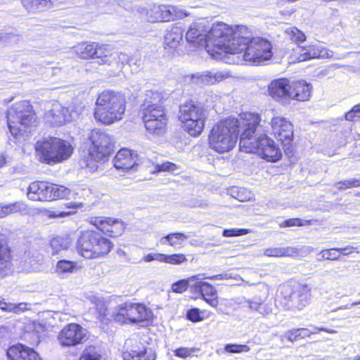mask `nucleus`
Segmentation results:
<instances>
[{"label":"nucleus","instance_id":"nucleus-42","mask_svg":"<svg viewBox=\"0 0 360 360\" xmlns=\"http://www.w3.org/2000/svg\"><path fill=\"white\" fill-rule=\"evenodd\" d=\"M335 187L337 188L339 191H343L350 188L360 187V178H353L337 182L335 184Z\"/></svg>","mask_w":360,"mask_h":360},{"label":"nucleus","instance_id":"nucleus-52","mask_svg":"<svg viewBox=\"0 0 360 360\" xmlns=\"http://www.w3.org/2000/svg\"><path fill=\"white\" fill-rule=\"evenodd\" d=\"M304 224H309V222L306 221V224L304 223V221L299 218H292L285 220L283 223L280 224L281 227H290V226H302Z\"/></svg>","mask_w":360,"mask_h":360},{"label":"nucleus","instance_id":"nucleus-63","mask_svg":"<svg viewBox=\"0 0 360 360\" xmlns=\"http://www.w3.org/2000/svg\"><path fill=\"white\" fill-rule=\"evenodd\" d=\"M14 306L16 307V308L15 309V310H13L12 311H13L15 313H18L19 311H22L23 309L25 308V304H24V303H20L18 304H14Z\"/></svg>","mask_w":360,"mask_h":360},{"label":"nucleus","instance_id":"nucleus-4","mask_svg":"<svg viewBox=\"0 0 360 360\" xmlns=\"http://www.w3.org/2000/svg\"><path fill=\"white\" fill-rule=\"evenodd\" d=\"M243 118L230 117L216 124L210 131L209 143L212 149L219 153L228 152L236 146L238 134L244 131Z\"/></svg>","mask_w":360,"mask_h":360},{"label":"nucleus","instance_id":"nucleus-37","mask_svg":"<svg viewBox=\"0 0 360 360\" xmlns=\"http://www.w3.org/2000/svg\"><path fill=\"white\" fill-rule=\"evenodd\" d=\"M25 205L20 202L11 203L8 205H0V218L5 217L11 214H14L24 210Z\"/></svg>","mask_w":360,"mask_h":360},{"label":"nucleus","instance_id":"nucleus-29","mask_svg":"<svg viewBox=\"0 0 360 360\" xmlns=\"http://www.w3.org/2000/svg\"><path fill=\"white\" fill-rule=\"evenodd\" d=\"M183 39V30L179 26H172L167 30L165 35L164 44L165 47L175 49Z\"/></svg>","mask_w":360,"mask_h":360},{"label":"nucleus","instance_id":"nucleus-55","mask_svg":"<svg viewBox=\"0 0 360 360\" xmlns=\"http://www.w3.org/2000/svg\"><path fill=\"white\" fill-rule=\"evenodd\" d=\"M139 360H155V354L151 349H143Z\"/></svg>","mask_w":360,"mask_h":360},{"label":"nucleus","instance_id":"nucleus-15","mask_svg":"<svg viewBox=\"0 0 360 360\" xmlns=\"http://www.w3.org/2000/svg\"><path fill=\"white\" fill-rule=\"evenodd\" d=\"M139 12H146L148 20L152 22L174 20L176 18H182L188 16L190 13L185 9L177 8L172 6L153 5L150 10L142 8Z\"/></svg>","mask_w":360,"mask_h":360},{"label":"nucleus","instance_id":"nucleus-13","mask_svg":"<svg viewBox=\"0 0 360 360\" xmlns=\"http://www.w3.org/2000/svg\"><path fill=\"white\" fill-rule=\"evenodd\" d=\"M281 293L289 308L301 310L309 303L311 288L307 284L286 285L281 288Z\"/></svg>","mask_w":360,"mask_h":360},{"label":"nucleus","instance_id":"nucleus-25","mask_svg":"<svg viewBox=\"0 0 360 360\" xmlns=\"http://www.w3.org/2000/svg\"><path fill=\"white\" fill-rule=\"evenodd\" d=\"M300 49V55L298 57L300 61L317 58H330L333 57V51L323 47L319 44L303 46Z\"/></svg>","mask_w":360,"mask_h":360},{"label":"nucleus","instance_id":"nucleus-38","mask_svg":"<svg viewBox=\"0 0 360 360\" xmlns=\"http://www.w3.org/2000/svg\"><path fill=\"white\" fill-rule=\"evenodd\" d=\"M71 242L68 237L57 236L51 240V246L54 253H58L60 250H67Z\"/></svg>","mask_w":360,"mask_h":360},{"label":"nucleus","instance_id":"nucleus-8","mask_svg":"<svg viewBox=\"0 0 360 360\" xmlns=\"http://www.w3.org/2000/svg\"><path fill=\"white\" fill-rule=\"evenodd\" d=\"M112 246V243L101 233L89 230L82 232L77 243L79 254L86 259L103 257L110 251Z\"/></svg>","mask_w":360,"mask_h":360},{"label":"nucleus","instance_id":"nucleus-48","mask_svg":"<svg viewBox=\"0 0 360 360\" xmlns=\"http://www.w3.org/2000/svg\"><path fill=\"white\" fill-rule=\"evenodd\" d=\"M250 349V347L246 345L226 344L224 347L225 352L228 353L248 352Z\"/></svg>","mask_w":360,"mask_h":360},{"label":"nucleus","instance_id":"nucleus-56","mask_svg":"<svg viewBox=\"0 0 360 360\" xmlns=\"http://www.w3.org/2000/svg\"><path fill=\"white\" fill-rule=\"evenodd\" d=\"M297 333L296 328L288 330L282 335V338H285L288 341L294 342L299 340L298 334Z\"/></svg>","mask_w":360,"mask_h":360},{"label":"nucleus","instance_id":"nucleus-21","mask_svg":"<svg viewBox=\"0 0 360 360\" xmlns=\"http://www.w3.org/2000/svg\"><path fill=\"white\" fill-rule=\"evenodd\" d=\"M290 81L285 78L274 79L269 84V94L277 101L288 103L290 99Z\"/></svg>","mask_w":360,"mask_h":360},{"label":"nucleus","instance_id":"nucleus-41","mask_svg":"<svg viewBox=\"0 0 360 360\" xmlns=\"http://www.w3.org/2000/svg\"><path fill=\"white\" fill-rule=\"evenodd\" d=\"M286 36L295 43L303 42L306 40L305 34L295 27H288L285 30Z\"/></svg>","mask_w":360,"mask_h":360},{"label":"nucleus","instance_id":"nucleus-28","mask_svg":"<svg viewBox=\"0 0 360 360\" xmlns=\"http://www.w3.org/2000/svg\"><path fill=\"white\" fill-rule=\"evenodd\" d=\"M312 86L304 81L292 82L290 84V99L304 101L309 99Z\"/></svg>","mask_w":360,"mask_h":360},{"label":"nucleus","instance_id":"nucleus-9","mask_svg":"<svg viewBox=\"0 0 360 360\" xmlns=\"http://www.w3.org/2000/svg\"><path fill=\"white\" fill-rule=\"evenodd\" d=\"M103 47H98L95 42L90 44L82 43L75 47L76 54L81 58L87 59L89 58H97L96 63L99 65H108L112 66L113 69H121L124 60L131 65L133 59H128L127 56L122 53H114L110 55L105 54L102 56L101 51Z\"/></svg>","mask_w":360,"mask_h":360},{"label":"nucleus","instance_id":"nucleus-3","mask_svg":"<svg viewBox=\"0 0 360 360\" xmlns=\"http://www.w3.org/2000/svg\"><path fill=\"white\" fill-rule=\"evenodd\" d=\"M231 32V27L226 23L217 22L210 27L208 22L202 19L191 24L186 38L190 43L204 46L213 58L222 59L227 37Z\"/></svg>","mask_w":360,"mask_h":360},{"label":"nucleus","instance_id":"nucleus-33","mask_svg":"<svg viewBox=\"0 0 360 360\" xmlns=\"http://www.w3.org/2000/svg\"><path fill=\"white\" fill-rule=\"evenodd\" d=\"M101 160L96 158V153H94V155L91 154V149H89L88 155L82 158L79 164L81 168L86 169L89 172H94L97 170L98 167V162Z\"/></svg>","mask_w":360,"mask_h":360},{"label":"nucleus","instance_id":"nucleus-64","mask_svg":"<svg viewBox=\"0 0 360 360\" xmlns=\"http://www.w3.org/2000/svg\"><path fill=\"white\" fill-rule=\"evenodd\" d=\"M143 261L146 262H150L155 260V253L148 254L143 257Z\"/></svg>","mask_w":360,"mask_h":360},{"label":"nucleus","instance_id":"nucleus-62","mask_svg":"<svg viewBox=\"0 0 360 360\" xmlns=\"http://www.w3.org/2000/svg\"><path fill=\"white\" fill-rule=\"evenodd\" d=\"M167 256V255L155 253V260L166 263Z\"/></svg>","mask_w":360,"mask_h":360},{"label":"nucleus","instance_id":"nucleus-51","mask_svg":"<svg viewBox=\"0 0 360 360\" xmlns=\"http://www.w3.org/2000/svg\"><path fill=\"white\" fill-rule=\"evenodd\" d=\"M248 233L249 231L245 229H224L222 235L224 237H233L245 235Z\"/></svg>","mask_w":360,"mask_h":360},{"label":"nucleus","instance_id":"nucleus-34","mask_svg":"<svg viewBox=\"0 0 360 360\" xmlns=\"http://www.w3.org/2000/svg\"><path fill=\"white\" fill-rule=\"evenodd\" d=\"M24 8L29 13L42 12L51 8L52 1H22Z\"/></svg>","mask_w":360,"mask_h":360},{"label":"nucleus","instance_id":"nucleus-14","mask_svg":"<svg viewBox=\"0 0 360 360\" xmlns=\"http://www.w3.org/2000/svg\"><path fill=\"white\" fill-rule=\"evenodd\" d=\"M143 120L146 130L155 136H162L167 131V119L164 106L156 108H143Z\"/></svg>","mask_w":360,"mask_h":360},{"label":"nucleus","instance_id":"nucleus-19","mask_svg":"<svg viewBox=\"0 0 360 360\" xmlns=\"http://www.w3.org/2000/svg\"><path fill=\"white\" fill-rule=\"evenodd\" d=\"M140 162L138 154L127 148L120 150L113 159L115 167L125 172L136 171Z\"/></svg>","mask_w":360,"mask_h":360},{"label":"nucleus","instance_id":"nucleus-32","mask_svg":"<svg viewBox=\"0 0 360 360\" xmlns=\"http://www.w3.org/2000/svg\"><path fill=\"white\" fill-rule=\"evenodd\" d=\"M204 278V274L192 276L188 277L187 279H182L174 283L172 285V289L174 292L182 293L185 292L188 287L191 288V284H193L195 281L203 280Z\"/></svg>","mask_w":360,"mask_h":360},{"label":"nucleus","instance_id":"nucleus-7","mask_svg":"<svg viewBox=\"0 0 360 360\" xmlns=\"http://www.w3.org/2000/svg\"><path fill=\"white\" fill-rule=\"evenodd\" d=\"M8 126L11 134L17 139L25 133H30L36 126L37 117L28 101H21L8 110Z\"/></svg>","mask_w":360,"mask_h":360},{"label":"nucleus","instance_id":"nucleus-30","mask_svg":"<svg viewBox=\"0 0 360 360\" xmlns=\"http://www.w3.org/2000/svg\"><path fill=\"white\" fill-rule=\"evenodd\" d=\"M164 96L162 93L155 90L145 91L142 107L156 108V106H163Z\"/></svg>","mask_w":360,"mask_h":360},{"label":"nucleus","instance_id":"nucleus-17","mask_svg":"<svg viewBox=\"0 0 360 360\" xmlns=\"http://www.w3.org/2000/svg\"><path fill=\"white\" fill-rule=\"evenodd\" d=\"M87 330L77 323L65 326L59 333L58 339L63 347H74L87 340Z\"/></svg>","mask_w":360,"mask_h":360},{"label":"nucleus","instance_id":"nucleus-26","mask_svg":"<svg viewBox=\"0 0 360 360\" xmlns=\"http://www.w3.org/2000/svg\"><path fill=\"white\" fill-rule=\"evenodd\" d=\"M229 77H231V75L227 71H205L193 75L192 78L197 84L212 85Z\"/></svg>","mask_w":360,"mask_h":360},{"label":"nucleus","instance_id":"nucleus-22","mask_svg":"<svg viewBox=\"0 0 360 360\" xmlns=\"http://www.w3.org/2000/svg\"><path fill=\"white\" fill-rule=\"evenodd\" d=\"M272 131L281 141L290 143L292 140V125L285 118L274 117L271 120Z\"/></svg>","mask_w":360,"mask_h":360},{"label":"nucleus","instance_id":"nucleus-49","mask_svg":"<svg viewBox=\"0 0 360 360\" xmlns=\"http://www.w3.org/2000/svg\"><path fill=\"white\" fill-rule=\"evenodd\" d=\"M141 350L142 349H131L123 352V360H139V358H141V356H140Z\"/></svg>","mask_w":360,"mask_h":360},{"label":"nucleus","instance_id":"nucleus-45","mask_svg":"<svg viewBox=\"0 0 360 360\" xmlns=\"http://www.w3.org/2000/svg\"><path fill=\"white\" fill-rule=\"evenodd\" d=\"M318 255L320 257L318 259L319 261L322 259L337 260L340 258V255L337 250V248L323 250L318 254Z\"/></svg>","mask_w":360,"mask_h":360},{"label":"nucleus","instance_id":"nucleus-2","mask_svg":"<svg viewBox=\"0 0 360 360\" xmlns=\"http://www.w3.org/2000/svg\"><path fill=\"white\" fill-rule=\"evenodd\" d=\"M243 124L247 128L241 133L239 147L241 151L257 153L268 162H275L282 157L279 146L266 134L257 136L256 129L261 118L259 114L250 112L241 113Z\"/></svg>","mask_w":360,"mask_h":360},{"label":"nucleus","instance_id":"nucleus-43","mask_svg":"<svg viewBox=\"0 0 360 360\" xmlns=\"http://www.w3.org/2000/svg\"><path fill=\"white\" fill-rule=\"evenodd\" d=\"M79 360H102V356L95 347L90 346L84 351Z\"/></svg>","mask_w":360,"mask_h":360},{"label":"nucleus","instance_id":"nucleus-39","mask_svg":"<svg viewBox=\"0 0 360 360\" xmlns=\"http://www.w3.org/2000/svg\"><path fill=\"white\" fill-rule=\"evenodd\" d=\"M295 252L292 248H270L264 250V255L268 257H290Z\"/></svg>","mask_w":360,"mask_h":360},{"label":"nucleus","instance_id":"nucleus-50","mask_svg":"<svg viewBox=\"0 0 360 360\" xmlns=\"http://www.w3.org/2000/svg\"><path fill=\"white\" fill-rule=\"evenodd\" d=\"M186 261V257L183 254L167 255L166 263L171 264H181Z\"/></svg>","mask_w":360,"mask_h":360},{"label":"nucleus","instance_id":"nucleus-53","mask_svg":"<svg viewBox=\"0 0 360 360\" xmlns=\"http://www.w3.org/2000/svg\"><path fill=\"white\" fill-rule=\"evenodd\" d=\"M345 118L348 121H354L356 119L360 118V103L354 105L351 110L347 112Z\"/></svg>","mask_w":360,"mask_h":360},{"label":"nucleus","instance_id":"nucleus-24","mask_svg":"<svg viewBox=\"0 0 360 360\" xmlns=\"http://www.w3.org/2000/svg\"><path fill=\"white\" fill-rule=\"evenodd\" d=\"M6 355L8 360H42L33 349L22 344L10 347Z\"/></svg>","mask_w":360,"mask_h":360},{"label":"nucleus","instance_id":"nucleus-11","mask_svg":"<svg viewBox=\"0 0 360 360\" xmlns=\"http://www.w3.org/2000/svg\"><path fill=\"white\" fill-rule=\"evenodd\" d=\"M153 316L152 311L141 303L124 302L114 308L111 317L122 324L139 323L148 321Z\"/></svg>","mask_w":360,"mask_h":360},{"label":"nucleus","instance_id":"nucleus-44","mask_svg":"<svg viewBox=\"0 0 360 360\" xmlns=\"http://www.w3.org/2000/svg\"><path fill=\"white\" fill-rule=\"evenodd\" d=\"M231 195L240 202L248 201L251 198V193L243 188H233L231 191Z\"/></svg>","mask_w":360,"mask_h":360},{"label":"nucleus","instance_id":"nucleus-40","mask_svg":"<svg viewBox=\"0 0 360 360\" xmlns=\"http://www.w3.org/2000/svg\"><path fill=\"white\" fill-rule=\"evenodd\" d=\"M296 329H297V333L298 334L299 339H304L306 338H309L313 334L318 333L319 331H325L328 333H336V331L335 330L328 329V328H323V327L319 328V327H316V326H313L312 330H310L309 328H296Z\"/></svg>","mask_w":360,"mask_h":360},{"label":"nucleus","instance_id":"nucleus-54","mask_svg":"<svg viewBox=\"0 0 360 360\" xmlns=\"http://www.w3.org/2000/svg\"><path fill=\"white\" fill-rule=\"evenodd\" d=\"M186 318L193 322H198L202 320V317L200 316V309L198 308H193L188 310Z\"/></svg>","mask_w":360,"mask_h":360},{"label":"nucleus","instance_id":"nucleus-10","mask_svg":"<svg viewBox=\"0 0 360 360\" xmlns=\"http://www.w3.org/2000/svg\"><path fill=\"white\" fill-rule=\"evenodd\" d=\"M206 118L203 107L193 101L186 103L179 108V119L191 136H197L202 133Z\"/></svg>","mask_w":360,"mask_h":360},{"label":"nucleus","instance_id":"nucleus-36","mask_svg":"<svg viewBox=\"0 0 360 360\" xmlns=\"http://www.w3.org/2000/svg\"><path fill=\"white\" fill-rule=\"evenodd\" d=\"M76 269V263L70 260L61 259L57 262L56 272L64 276L67 274L72 273Z\"/></svg>","mask_w":360,"mask_h":360},{"label":"nucleus","instance_id":"nucleus-47","mask_svg":"<svg viewBox=\"0 0 360 360\" xmlns=\"http://www.w3.org/2000/svg\"><path fill=\"white\" fill-rule=\"evenodd\" d=\"M198 350L195 347H179L174 349L173 352L175 356L185 359L191 356Z\"/></svg>","mask_w":360,"mask_h":360},{"label":"nucleus","instance_id":"nucleus-18","mask_svg":"<svg viewBox=\"0 0 360 360\" xmlns=\"http://www.w3.org/2000/svg\"><path fill=\"white\" fill-rule=\"evenodd\" d=\"M76 112L63 106L60 103L55 102L51 108L45 113V119L52 126H60L70 122Z\"/></svg>","mask_w":360,"mask_h":360},{"label":"nucleus","instance_id":"nucleus-16","mask_svg":"<svg viewBox=\"0 0 360 360\" xmlns=\"http://www.w3.org/2000/svg\"><path fill=\"white\" fill-rule=\"evenodd\" d=\"M89 139L91 142V154L96 153L98 160H103L113 150L112 137L98 129L91 130Z\"/></svg>","mask_w":360,"mask_h":360},{"label":"nucleus","instance_id":"nucleus-46","mask_svg":"<svg viewBox=\"0 0 360 360\" xmlns=\"http://www.w3.org/2000/svg\"><path fill=\"white\" fill-rule=\"evenodd\" d=\"M96 307L101 321L104 322L105 320L110 319L107 304L103 300H98Z\"/></svg>","mask_w":360,"mask_h":360},{"label":"nucleus","instance_id":"nucleus-59","mask_svg":"<svg viewBox=\"0 0 360 360\" xmlns=\"http://www.w3.org/2000/svg\"><path fill=\"white\" fill-rule=\"evenodd\" d=\"M356 249V248L349 245L345 248H337V250L338 251L339 255L342 254L345 256L349 255Z\"/></svg>","mask_w":360,"mask_h":360},{"label":"nucleus","instance_id":"nucleus-58","mask_svg":"<svg viewBox=\"0 0 360 360\" xmlns=\"http://www.w3.org/2000/svg\"><path fill=\"white\" fill-rule=\"evenodd\" d=\"M204 279H210V280H228L231 278V275L228 273L217 274L212 276H205L204 274Z\"/></svg>","mask_w":360,"mask_h":360},{"label":"nucleus","instance_id":"nucleus-35","mask_svg":"<svg viewBox=\"0 0 360 360\" xmlns=\"http://www.w3.org/2000/svg\"><path fill=\"white\" fill-rule=\"evenodd\" d=\"M188 238V236L183 233H172L163 237L161 239V243L163 244L168 243L172 247H176L177 245H182Z\"/></svg>","mask_w":360,"mask_h":360},{"label":"nucleus","instance_id":"nucleus-23","mask_svg":"<svg viewBox=\"0 0 360 360\" xmlns=\"http://www.w3.org/2000/svg\"><path fill=\"white\" fill-rule=\"evenodd\" d=\"M191 291L200 295L212 307L217 306V290L211 284L202 280L195 281L191 284Z\"/></svg>","mask_w":360,"mask_h":360},{"label":"nucleus","instance_id":"nucleus-1","mask_svg":"<svg viewBox=\"0 0 360 360\" xmlns=\"http://www.w3.org/2000/svg\"><path fill=\"white\" fill-rule=\"evenodd\" d=\"M231 27V32L226 42L222 59H229L228 54L236 56L229 63H243V61L252 62L255 64L269 60L272 56L271 43L260 37L249 39L248 29L243 25Z\"/></svg>","mask_w":360,"mask_h":360},{"label":"nucleus","instance_id":"nucleus-31","mask_svg":"<svg viewBox=\"0 0 360 360\" xmlns=\"http://www.w3.org/2000/svg\"><path fill=\"white\" fill-rule=\"evenodd\" d=\"M11 249L4 240L0 241V274H2L11 266Z\"/></svg>","mask_w":360,"mask_h":360},{"label":"nucleus","instance_id":"nucleus-12","mask_svg":"<svg viewBox=\"0 0 360 360\" xmlns=\"http://www.w3.org/2000/svg\"><path fill=\"white\" fill-rule=\"evenodd\" d=\"M70 195L71 191L67 187L41 181L32 182L27 192L30 200L41 202L68 198Z\"/></svg>","mask_w":360,"mask_h":360},{"label":"nucleus","instance_id":"nucleus-60","mask_svg":"<svg viewBox=\"0 0 360 360\" xmlns=\"http://www.w3.org/2000/svg\"><path fill=\"white\" fill-rule=\"evenodd\" d=\"M16 307L14 306V304L12 303H6L4 300H0V309L4 311H12L15 310Z\"/></svg>","mask_w":360,"mask_h":360},{"label":"nucleus","instance_id":"nucleus-61","mask_svg":"<svg viewBox=\"0 0 360 360\" xmlns=\"http://www.w3.org/2000/svg\"><path fill=\"white\" fill-rule=\"evenodd\" d=\"M15 37V35L12 33H5L0 34V41H11L12 38Z\"/></svg>","mask_w":360,"mask_h":360},{"label":"nucleus","instance_id":"nucleus-5","mask_svg":"<svg viewBox=\"0 0 360 360\" xmlns=\"http://www.w3.org/2000/svg\"><path fill=\"white\" fill-rule=\"evenodd\" d=\"M125 110V96L120 91L105 90L96 99L94 115L98 122L109 125L121 120Z\"/></svg>","mask_w":360,"mask_h":360},{"label":"nucleus","instance_id":"nucleus-27","mask_svg":"<svg viewBox=\"0 0 360 360\" xmlns=\"http://www.w3.org/2000/svg\"><path fill=\"white\" fill-rule=\"evenodd\" d=\"M269 292L266 288L261 295L255 296L252 300L245 301L247 307L253 311L262 315H267L272 312V304L268 302Z\"/></svg>","mask_w":360,"mask_h":360},{"label":"nucleus","instance_id":"nucleus-20","mask_svg":"<svg viewBox=\"0 0 360 360\" xmlns=\"http://www.w3.org/2000/svg\"><path fill=\"white\" fill-rule=\"evenodd\" d=\"M91 224L110 237L120 236L125 228L122 221L110 217H94L91 219Z\"/></svg>","mask_w":360,"mask_h":360},{"label":"nucleus","instance_id":"nucleus-6","mask_svg":"<svg viewBox=\"0 0 360 360\" xmlns=\"http://www.w3.org/2000/svg\"><path fill=\"white\" fill-rule=\"evenodd\" d=\"M35 150L39 162L54 165L69 159L74 148L68 141L49 136L36 143Z\"/></svg>","mask_w":360,"mask_h":360},{"label":"nucleus","instance_id":"nucleus-57","mask_svg":"<svg viewBox=\"0 0 360 360\" xmlns=\"http://www.w3.org/2000/svg\"><path fill=\"white\" fill-rule=\"evenodd\" d=\"M157 168L158 171L174 172L177 169V167L172 162H166L161 165H158Z\"/></svg>","mask_w":360,"mask_h":360}]
</instances>
